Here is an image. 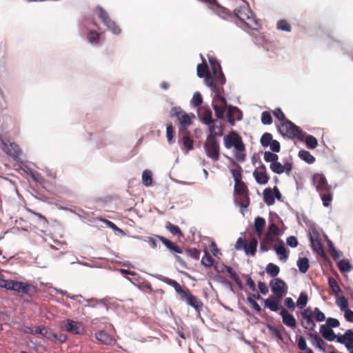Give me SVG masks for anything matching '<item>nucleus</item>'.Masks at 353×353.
I'll list each match as a JSON object with an SVG mask.
<instances>
[{
  "instance_id": "nucleus-1",
  "label": "nucleus",
  "mask_w": 353,
  "mask_h": 353,
  "mask_svg": "<svg viewBox=\"0 0 353 353\" xmlns=\"http://www.w3.org/2000/svg\"><path fill=\"white\" fill-rule=\"evenodd\" d=\"M301 324L303 328L309 331H313L316 327V323L313 320V316L316 321L322 322L325 320V316L318 307L314 310L310 308L304 309L301 312Z\"/></svg>"
},
{
  "instance_id": "nucleus-2",
  "label": "nucleus",
  "mask_w": 353,
  "mask_h": 353,
  "mask_svg": "<svg viewBox=\"0 0 353 353\" xmlns=\"http://www.w3.org/2000/svg\"><path fill=\"white\" fill-rule=\"evenodd\" d=\"M224 144L227 148H230L232 145L237 150L235 157L238 161H243L245 160V145L241 137L238 134L233 132L230 136H225L224 137Z\"/></svg>"
},
{
  "instance_id": "nucleus-3",
  "label": "nucleus",
  "mask_w": 353,
  "mask_h": 353,
  "mask_svg": "<svg viewBox=\"0 0 353 353\" xmlns=\"http://www.w3.org/2000/svg\"><path fill=\"white\" fill-rule=\"evenodd\" d=\"M234 14L248 28L253 30H256L259 28L258 20L254 18L252 11L247 4L236 8L234 10Z\"/></svg>"
},
{
  "instance_id": "nucleus-4",
  "label": "nucleus",
  "mask_w": 353,
  "mask_h": 353,
  "mask_svg": "<svg viewBox=\"0 0 353 353\" xmlns=\"http://www.w3.org/2000/svg\"><path fill=\"white\" fill-rule=\"evenodd\" d=\"M279 131L282 135L290 139H297L301 141L304 140L305 133L299 127L296 126L288 119L281 123V125L279 127Z\"/></svg>"
},
{
  "instance_id": "nucleus-5",
  "label": "nucleus",
  "mask_w": 353,
  "mask_h": 353,
  "mask_svg": "<svg viewBox=\"0 0 353 353\" xmlns=\"http://www.w3.org/2000/svg\"><path fill=\"white\" fill-rule=\"evenodd\" d=\"M212 90L215 93L213 99L212 107L214 110L216 117L218 119H223L227 105L226 99L223 96V93L224 92L223 87L219 86Z\"/></svg>"
},
{
  "instance_id": "nucleus-6",
  "label": "nucleus",
  "mask_w": 353,
  "mask_h": 353,
  "mask_svg": "<svg viewBox=\"0 0 353 353\" xmlns=\"http://www.w3.org/2000/svg\"><path fill=\"white\" fill-rule=\"evenodd\" d=\"M96 13L98 17L101 20L103 24L114 34L121 33V30L119 26L112 21L109 17L108 13L101 7L97 6Z\"/></svg>"
},
{
  "instance_id": "nucleus-7",
  "label": "nucleus",
  "mask_w": 353,
  "mask_h": 353,
  "mask_svg": "<svg viewBox=\"0 0 353 353\" xmlns=\"http://www.w3.org/2000/svg\"><path fill=\"white\" fill-rule=\"evenodd\" d=\"M205 150L208 157L214 161H217L220 158V147L216 138L212 136H208L205 143Z\"/></svg>"
},
{
  "instance_id": "nucleus-8",
  "label": "nucleus",
  "mask_w": 353,
  "mask_h": 353,
  "mask_svg": "<svg viewBox=\"0 0 353 353\" xmlns=\"http://www.w3.org/2000/svg\"><path fill=\"white\" fill-rule=\"evenodd\" d=\"M212 72V79L216 85L223 87L225 83V78L221 70V65L217 60L211 58L209 59Z\"/></svg>"
},
{
  "instance_id": "nucleus-9",
  "label": "nucleus",
  "mask_w": 353,
  "mask_h": 353,
  "mask_svg": "<svg viewBox=\"0 0 353 353\" xmlns=\"http://www.w3.org/2000/svg\"><path fill=\"white\" fill-rule=\"evenodd\" d=\"M197 75L200 78H205V84L212 90L219 87V85H216L214 82L212 75L210 74L208 64L204 59L202 63L197 65Z\"/></svg>"
},
{
  "instance_id": "nucleus-10",
  "label": "nucleus",
  "mask_w": 353,
  "mask_h": 353,
  "mask_svg": "<svg viewBox=\"0 0 353 353\" xmlns=\"http://www.w3.org/2000/svg\"><path fill=\"white\" fill-rule=\"evenodd\" d=\"M13 291H15L18 293L24 294L29 296L30 297H32L37 293L38 289L32 284L14 281Z\"/></svg>"
},
{
  "instance_id": "nucleus-11",
  "label": "nucleus",
  "mask_w": 353,
  "mask_h": 353,
  "mask_svg": "<svg viewBox=\"0 0 353 353\" xmlns=\"http://www.w3.org/2000/svg\"><path fill=\"white\" fill-rule=\"evenodd\" d=\"M312 183L319 194L330 191L332 189L331 185L328 184L325 176L323 174L315 173L312 176Z\"/></svg>"
},
{
  "instance_id": "nucleus-12",
  "label": "nucleus",
  "mask_w": 353,
  "mask_h": 353,
  "mask_svg": "<svg viewBox=\"0 0 353 353\" xmlns=\"http://www.w3.org/2000/svg\"><path fill=\"white\" fill-rule=\"evenodd\" d=\"M181 299L185 301L188 305L194 307L196 312L200 314L203 307V303L199 298L193 295L189 290H188V292Z\"/></svg>"
},
{
  "instance_id": "nucleus-13",
  "label": "nucleus",
  "mask_w": 353,
  "mask_h": 353,
  "mask_svg": "<svg viewBox=\"0 0 353 353\" xmlns=\"http://www.w3.org/2000/svg\"><path fill=\"white\" fill-rule=\"evenodd\" d=\"M270 287L272 292L276 296L277 299H281L287 292V286L285 283L280 279H274L270 282Z\"/></svg>"
},
{
  "instance_id": "nucleus-14",
  "label": "nucleus",
  "mask_w": 353,
  "mask_h": 353,
  "mask_svg": "<svg viewBox=\"0 0 353 353\" xmlns=\"http://www.w3.org/2000/svg\"><path fill=\"white\" fill-rule=\"evenodd\" d=\"M172 111L182 128H185L191 124L192 117L182 110L180 107H174L172 109Z\"/></svg>"
},
{
  "instance_id": "nucleus-15",
  "label": "nucleus",
  "mask_w": 353,
  "mask_h": 353,
  "mask_svg": "<svg viewBox=\"0 0 353 353\" xmlns=\"http://www.w3.org/2000/svg\"><path fill=\"white\" fill-rule=\"evenodd\" d=\"M253 176L256 183L260 185H265L270 180V176L267 173L266 168L263 164H261V165L255 168L253 172Z\"/></svg>"
},
{
  "instance_id": "nucleus-16",
  "label": "nucleus",
  "mask_w": 353,
  "mask_h": 353,
  "mask_svg": "<svg viewBox=\"0 0 353 353\" xmlns=\"http://www.w3.org/2000/svg\"><path fill=\"white\" fill-rule=\"evenodd\" d=\"M336 337V341L341 344H345L347 350L353 348V330H347L343 335H339Z\"/></svg>"
},
{
  "instance_id": "nucleus-17",
  "label": "nucleus",
  "mask_w": 353,
  "mask_h": 353,
  "mask_svg": "<svg viewBox=\"0 0 353 353\" xmlns=\"http://www.w3.org/2000/svg\"><path fill=\"white\" fill-rule=\"evenodd\" d=\"M1 149L9 156L17 158L19 154V146L14 143H8L1 140Z\"/></svg>"
},
{
  "instance_id": "nucleus-18",
  "label": "nucleus",
  "mask_w": 353,
  "mask_h": 353,
  "mask_svg": "<svg viewBox=\"0 0 353 353\" xmlns=\"http://www.w3.org/2000/svg\"><path fill=\"white\" fill-rule=\"evenodd\" d=\"M280 314L282 316L283 324L293 329L296 327V321L295 318L292 314H290L285 308L281 307Z\"/></svg>"
},
{
  "instance_id": "nucleus-19",
  "label": "nucleus",
  "mask_w": 353,
  "mask_h": 353,
  "mask_svg": "<svg viewBox=\"0 0 353 353\" xmlns=\"http://www.w3.org/2000/svg\"><path fill=\"white\" fill-rule=\"evenodd\" d=\"M210 9H211L214 12V14L223 19H227L228 18L232 17V13L230 11L226 8L221 6L217 2V1H216V3H214L213 6H210Z\"/></svg>"
},
{
  "instance_id": "nucleus-20",
  "label": "nucleus",
  "mask_w": 353,
  "mask_h": 353,
  "mask_svg": "<svg viewBox=\"0 0 353 353\" xmlns=\"http://www.w3.org/2000/svg\"><path fill=\"white\" fill-rule=\"evenodd\" d=\"M63 329L73 334H81V324L79 322L68 319L63 325Z\"/></svg>"
},
{
  "instance_id": "nucleus-21",
  "label": "nucleus",
  "mask_w": 353,
  "mask_h": 353,
  "mask_svg": "<svg viewBox=\"0 0 353 353\" xmlns=\"http://www.w3.org/2000/svg\"><path fill=\"white\" fill-rule=\"evenodd\" d=\"M241 115H242V113L238 108L234 107L232 105H229L228 110V113H227V117L228 119V121L230 123L233 124L235 119L241 120Z\"/></svg>"
},
{
  "instance_id": "nucleus-22",
  "label": "nucleus",
  "mask_w": 353,
  "mask_h": 353,
  "mask_svg": "<svg viewBox=\"0 0 353 353\" xmlns=\"http://www.w3.org/2000/svg\"><path fill=\"white\" fill-rule=\"evenodd\" d=\"M307 336L312 339V344L314 346L325 351V343L317 333L308 332Z\"/></svg>"
},
{
  "instance_id": "nucleus-23",
  "label": "nucleus",
  "mask_w": 353,
  "mask_h": 353,
  "mask_svg": "<svg viewBox=\"0 0 353 353\" xmlns=\"http://www.w3.org/2000/svg\"><path fill=\"white\" fill-rule=\"evenodd\" d=\"M35 333L36 334H39L51 341L54 340V339L57 337L56 333L53 332L51 329H49L46 327H37L35 328Z\"/></svg>"
},
{
  "instance_id": "nucleus-24",
  "label": "nucleus",
  "mask_w": 353,
  "mask_h": 353,
  "mask_svg": "<svg viewBox=\"0 0 353 353\" xmlns=\"http://www.w3.org/2000/svg\"><path fill=\"white\" fill-rule=\"evenodd\" d=\"M274 241V236L270 233L267 232L261 242L260 244V251L261 252H266L268 251L270 245L272 244Z\"/></svg>"
},
{
  "instance_id": "nucleus-25",
  "label": "nucleus",
  "mask_w": 353,
  "mask_h": 353,
  "mask_svg": "<svg viewBox=\"0 0 353 353\" xmlns=\"http://www.w3.org/2000/svg\"><path fill=\"white\" fill-rule=\"evenodd\" d=\"M320 332L323 337L329 341H333L336 338L334 331L325 325L320 326Z\"/></svg>"
},
{
  "instance_id": "nucleus-26",
  "label": "nucleus",
  "mask_w": 353,
  "mask_h": 353,
  "mask_svg": "<svg viewBox=\"0 0 353 353\" xmlns=\"http://www.w3.org/2000/svg\"><path fill=\"white\" fill-rule=\"evenodd\" d=\"M164 282L166 283L168 285L173 287L175 291L180 295L181 299L188 292V289L183 290L181 285L175 280L169 278H165Z\"/></svg>"
},
{
  "instance_id": "nucleus-27",
  "label": "nucleus",
  "mask_w": 353,
  "mask_h": 353,
  "mask_svg": "<svg viewBox=\"0 0 353 353\" xmlns=\"http://www.w3.org/2000/svg\"><path fill=\"white\" fill-rule=\"evenodd\" d=\"M222 272H226L229 274L230 278L231 279H232L236 283V284L237 285H239V287L241 286V279H240L239 275L237 274V273L235 272V270L232 267L228 266V265H223Z\"/></svg>"
},
{
  "instance_id": "nucleus-28",
  "label": "nucleus",
  "mask_w": 353,
  "mask_h": 353,
  "mask_svg": "<svg viewBox=\"0 0 353 353\" xmlns=\"http://www.w3.org/2000/svg\"><path fill=\"white\" fill-rule=\"evenodd\" d=\"M258 241L256 238H252L249 243H246L244 252L247 255L254 256L256 252Z\"/></svg>"
},
{
  "instance_id": "nucleus-29",
  "label": "nucleus",
  "mask_w": 353,
  "mask_h": 353,
  "mask_svg": "<svg viewBox=\"0 0 353 353\" xmlns=\"http://www.w3.org/2000/svg\"><path fill=\"white\" fill-rule=\"evenodd\" d=\"M265 226V220L261 217L257 216L254 219V229L256 233L259 237H260L263 232V229Z\"/></svg>"
},
{
  "instance_id": "nucleus-30",
  "label": "nucleus",
  "mask_w": 353,
  "mask_h": 353,
  "mask_svg": "<svg viewBox=\"0 0 353 353\" xmlns=\"http://www.w3.org/2000/svg\"><path fill=\"white\" fill-rule=\"evenodd\" d=\"M311 246L313 250L319 254H324V250L323 248L321 240L316 236H310Z\"/></svg>"
},
{
  "instance_id": "nucleus-31",
  "label": "nucleus",
  "mask_w": 353,
  "mask_h": 353,
  "mask_svg": "<svg viewBox=\"0 0 353 353\" xmlns=\"http://www.w3.org/2000/svg\"><path fill=\"white\" fill-rule=\"evenodd\" d=\"M95 337L99 342L105 345H109L112 342V338L103 331L97 332Z\"/></svg>"
},
{
  "instance_id": "nucleus-32",
  "label": "nucleus",
  "mask_w": 353,
  "mask_h": 353,
  "mask_svg": "<svg viewBox=\"0 0 353 353\" xmlns=\"http://www.w3.org/2000/svg\"><path fill=\"white\" fill-rule=\"evenodd\" d=\"M263 201L268 205H272L274 203V196L272 189L265 188L263 192Z\"/></svg>"
},
{
  "instance_id": "nucleus-33",
  "label": "nucleus",
  "mask_w": 353,
  "mask_h": 353,
  "mask_svg": "<svg viewBox=\"0 0 353 353\" xmlns=\"http://www.w3.org/2000/svg\"><path fill=\"white\" fill-rule=\"evenodd\" d=\"M210 134L208 136H212L213 138L221 137L223 134V130L221 126L216 124V121H213L212 123L208 125Z\"/></svg>"
},
{
  "instance_id": "nucleus-34",
  "label": "nucleus",
  "mask_w": 353,
  "mask_h": 353,
  "mask_svg": "<svg viewBox=\"0 0 353 353\" xmlns=\"http://www.w3.org/2000/svg\"><path fill=\"white\" fill-rule=\"evenodd\" d=\"M265 307L270 310L276 312L279 309V300L274 297H270L264 301Z\"/></svg>"
},
{
  "instance_id": "nucleus-35",
  "label": "nucleus",
  "mask_w": 353,
  "mask_h": 353,
  "mask_svg": "<svg viewBox=\"0 0 353 353\" xmlns=\"http://www.w3.org/2000/svg\"><path fill=\"white\" fill-rule=\"evenodd\" d=\"M275 250L279 256L280 259H285L288 258L287 250L285 248L284 243L281 240L279 241V243L275 246Z\"/></svg>"
},
{
  "instance_id": "nucleus-36",
  "label": "nucleus",
  "mask_w": 353,
  "mask_h": 353,
  "mask_svg": "<svg viewBox=\"0 0 353 353\" xmlns=\"http://www.w3.org/2000/svg\"><path fill=\"white\" fill-rule=\"evenodd\" d=\"M297 346L300 350L305 351L301 353H314L312 350L307 347L306 341L303 336H299L296 338Z\"/></svg>"
},
{
  "instance_id": "nucleus-37",
  "label": "nucleus",
  "mask_w": 353,
  "mask_h": 353,
  "mask_svg": "<svg viewBox=\"0 0 353 353\" xmlns=\"http://www.w3.org/2000/svg\"><path fill=\"white\" fill-rule=\"evenodd\" d=\"M249 192H244L238 194L237 200L240 206L243 208H247L250 205Z\"/></svg>"
},
{
  "instance_id": "nucleus-38",
  "label": "nucleus",
  "mask_w": 353,
  "mask_h": 353,
  "mask_svg": "<svg viewBox=\"0 0 353 353\" xmlns=\"http://www.w3.org/2000/svg\"><path fill=\"white\" fill-rule=\"evenodd\" d=\"M299 157L302 160L305 161L309 164H312L315 161V158L314 156H312L310 152L302 150H300L299 152Z\"/></svg>"
},
{
  "instance_id": "nucleus-39",
  "label": "nucleus",
  "mask_w": 353,
  "mask_h": 353,
  "mask_svg": "<svg viewBox=\"0 0 353 353\" xmlns=\"http://www.w3.org/2000/svg\"><path fill=\"white\" fill-rule=\"evenodd\" d=\"M297 266L301 273H306L310 268L308 259L305 257L299 258L297 261Z\"/></svg>"
},
{
  "instance_id": "nucleus-40",
  "label": "nucleus",
  "mask_w": 353,
  "mask_h": 353,
  "mask_svg": "<svg viewBox=\"0 0 353 353\" xmlns=\"http://www.w3.org/2000/svg\"><path fill=\"white\" fill-rule=\"evenodd\" d=\"M165 228L173 235L178 236L179 237L183 236L180 228L177 225H175L169 221L165 223Z\"/></svg>"
},
{
  "instance_id": "nucleus-41",
  "label": "nucleus",
  "mask_w": 353,
  "mask_h": 353,
  "mask_svg": "<svg viewBox=\"0 0 353 353\" xmlns=\"http://www.w3.org/2000/svg\"><path fill=\"white\" fill-rule=\"evenodd\" d=\"M265 271L272 277H276L280 272V268L278 265L272 263H270L267 265Z\"/></svg>"
},
{
  "instance_id": "nucleus-42",
  "label": "nucleus",
  "mask_w": 353,
  "mask_h": 353,
  "mask_svg": "<svg viewBox=\"0 0 353 353\" xmlns=\"http://www.w3.org/2000/svg\"><path fill=\"white\" fill-rule=\"evenodd\" d=\"M338 268L341 272H348L352 270V266L347 259L341 260L338 263Z\"/></svg>"
},
{
  "instance_id": "nucleus-43",
  "label": "nucleus",
  "mask_w": 353,
  "mask_h": 353,
  "mask_svg": "<svg viewBox=\"0 0 353 353\" xmlns=\"http://www.w3.org/2000/svg\"><path fill=\"white\" fill-rule=\"evenodd\" d=\"M304 140L307 147L310 149H314L318 145L317 139L312 135H306L305 134Z\"/></svg>"
},
{
  "instance_id": "nucleus-44",
  "label": "nucleus",
  "mask_w": 353,
  "mask_h": 353,
  "mask_svg": "<svg viewBox=\"0 0 353 353\" xmlns=\"http://www.w3.org/2000/svg\"><path fill=\"white\" fill-rule=\"evenodd\" d=\"M308 296L307 293L305 292H301L299 297L296 301V306L300 309H303L306 306Z\"/></svg>"
},
{
  "instance_id": "nucleus-45",
  "label": "nucleus",
  "mask_w": 353,
  "mask_h": 353,
  "mask_svg": "<svg viewBox=\"0 0 353 353\" xmlns=\"http://www.w3.org/2000/svg\"><path fill=\"white\" fill-rule=\"evenodd\" d=\"M142 182L145 186H150L152 183V176L151 171L145 170L142 173Z\"/></svg>"
},
{
  "instance_id": "nucleus-46",
  "label": "nucleus",
  "mask_w": 353,
  "mask_h": 353,
  "mask_svg": "<svg viewBox=\"0 0 353 353\" xmlns=\"http://www.w3.org/2000/svg\"><path fill=\"white\" fill-rule=\"evenodd\" d=\"M321 196V199L323 201V204L325 207L330 206V203L332 200V193L330 191L321 192V194H319Z\"/></svg>"
},
{
  "instance_id": "nucleus-47",
  "label": "nucleus",
  "mask_w": 353,
  "mask_h": 353,
  "mask_svg": "<svg viewBox=\"0 0 353 353\" xmlns=\"http://www.w3.org/2000/svg\"><path fill=\"white\" fill-rule=\"evenodd\" d=\"M234 192L236 194H239L244 192H249V190L245 183L243 181H241L235 183Z\"/></svg>"
},
{
  "instance_id": "nucleus-48",
  "label": "nucleus",
  "mask_w": 353,
  "mask_h": 353,
  "mask_svg": "<svg viewBox=\"0 0 353 353\" xmlns=\"http://www.w3.org/2000/svg\"><path fill=\"white\" fill-rule=\"evenodd\" d=\"M214 262L213 258L211 256L210 253L205 249L204 252V256L201 259V263L205 267H210L212 265Z\"/></svg>"
},
{
  "instance_id": "nucleus-49",
  "label": "nucleus",
  "mask_w": 353,
  "mask_h": 353,
  "mask_svg": "<svg viewBox=\"0 0 353 353\" xmlns=\"http://www.w3.org/2000/svg\"><path fill=\"white\" fill-rule=\"evenodd\" d=\"M272 141V135L269 132L264 133L260 139L261 144L265 148L269 146Z\"/></svg>"
},
{
  "instance_id": "nucleus-50",
  "label": "nucleus",
  "mask_w": 353,
  "mask_h": 353,
  "mask_svg": "<svg viewBox=\"0 0 353 353\" xmlns=\"http://www.w3.org/2000/svg\"><path fill=\"white\" fill-rule=\"evenodd\" d=\"M202 120L203 123L208 125L212 123L214 121L212 119V113L210 109H206L202 113Z\"/></svg>"
},
{
  "instance_id": "nucleus-51",
  "label": "nucleus",
  "mask_w": 353,
  "mask_h": 353,
  "mask_svg": "<svg viewBox=\"0 0 353 353\" xmlns=\"http://www.w3.org/2000/svg\"><path fill=\"white\" fill-rule=\"evenodd\" d=\"M270 168L273 172L278 174H281L284 172V167H283V165L278 161L271 163Z\"/></svg>"
},
{
  "instance_id": "nucleus-52",
  "label": "nucleus",
  "mask_w": 353,
  "mask_h": 353,
  "mask_svg": "<svg viewBox=\"0 0 353 353\" xmlns=\"http://www.w3.org/2000/svg\"><path fill=\"white\" fill-rule=\"evenodd\" d=\"M277 29L282 31L290 32L291 31V26L290 23L284 19L280 20L277 22L276 24Z\"/></svg>"
},
{
  "instance_id": "nucleus-53",
  "label": "nucleus",
  "mask_w": 353,
  "mask_h": 353,
  "mask_svg": "<svg viewBox=\"0 0 353 353\" xmlns=\"http://www.w3.org/2000/svg\"><path fill=\"white\" fill-rule=\"evenodd\" d=\"M185 253L190 258L198 260L200 257L201 252L196 248H188L185 250Z\"/></svg>"
},
{
  "instance_id": "nucleus-54",
  "label": "nucleus",
  "mask_w": 353,
  "mask_h": 353,
  "mask_svg": "<svg viewBox=\"0 0 353 353\" xmlns=\"http://www.w3.org/2000/svg\"><path fill=\"white\" fill-rule=\"evenodd\" d=\"M263 158L265 161L273 163V162H276V161H278L279 156L276 154L267 151L264 152Z\"/></svg>"
},
{
  "instance_id": "nucleus-55",
  "label": "nucleus",
  "mask_w": 353,
  "mask_h": 353,
  "mask_svg": "<svg viewBox=\"0 0 353 353\" xmlns=\"http://www.w3.org/2000/svg\"><path fill=\"white\" fill-rule=\"evenodd\" d=\"M183 149H186L187 151L193 149V140L188 136L183 137Z\"/></svg>"
},
{
  "instance_id": "nucleus-56",
  "label": "nucleus",
  "mask_w": 353,
  "mask_h": 353,
  "mask_svg": "<svg viewBox=\"0 0 353 353\" xmlns=\"http://www.w3.org/2000/svg\"><path fill=\"white\" fill-rule=\"evenodd\" d=\"M88 39L90 43H98L100 39V34L96 31L91 30L88 33Z\"/></svg>"
},
{
  "instance_id": "nucleus-57",
  "label": "nucleus",
  "mask_w": 353,
  "mask_h": 353,
  "mask_svg": "<svg viewBox=\"0 0 353 353\" xmlns=\"http://www.w3.org/2000/svg\"><path fill=\"white\" fill-rule=\"evenodd\" d=\"M203 103V98L200 92H196L194 94L191 100V103L193 106L197 107Z\"/></svg>"
},
{
  "instance_id": "nucleus-58",
  "label": "nucleus",
  "mask_w": 353,
  "mask_h": 353,
  "mask_svg": "<svg viewBox=\"0 0 353 353\" xmlns=\"http://www.w3.org/2000/svg\"><path fill=\"white\" fill-rule=\"evenodd\" d=\"M261 123L264 125H270L272 123V118L270 112L265 111L262 113Z\"/></svg>"
},
{
  "instance_id": "nucleus-59",
  "label": "nucleus",
  "mask_w": 353,
  "mask_h": 353,
  "mask_svg": "<svg viewBox=\"0 0 353 353\" xmlns=\"http://www.w3.org/2000/svg\"><path fill=\"white\" fill-rule=\"evenodd\" d=\"M329 250H330V253L334 260H336V259H339L342 254V253L341 252L337 251L334 248L332 241H329Z\"/></svg>"
},
{
  "instance_id": "nucleus-60",
  "label": "nucleus",
  "mask_w": 353,
  "mask_h": 353,
  "mask_svg": "<svg viewBox=\"0 0 353 353\" xmlns=\"http://www.w3.org/2000/svg\"><path fill=\"white\" fill-rule=\"evenodd\" d=\"M231 173L235 183L242 181L241 168L240 167L238 169L232 170Z\"/></svg>"
},
{
  "instance_id": "nucleus-61",
  "label": "nucleus",
  "mask_w": 353,
  "mask_h": 353,
  "mask_svg": "<svg viewBox=\"0 0 353 353\" xmlns=\"http://www.w3.org/2000/svg\"><path fill=\"white\" fill-rule=\"evenodd\" d=\"M337 304L340 307L341 310L344 311L348 307V302L346 298L343 296L339 297L337 300Z\"/></svg>"
},
{
  "instance_id": "nucleus-62",
  "label": "nucleus",
  "mask_w": 353,
  "mask_h": 353,
  "mask_svg": "<svg viewBox=\"0 0 353 353\" xmlns=\"http://www.w3.org/2000/svg\"><path fill=\"white\" fill-rule=\"evenodd\" d=\"M273 114L276 119L281 121V123H283L288 120L284 113L280 108H276L274 111H273Z\"/></svg>"
},
{
  "instance_id": "nucleus-63",
  "label": "nucleus",
  "mask_w": 353,
  "mask_h": 353,
  "mask_svg": "<svg viewBox=\"0 0 353 353\" xmlns=\"http://www.w3.org/2000/svg\"><path fill=\"white\" fill-rule=\"evenodd\" d=\"M14 280H2L0 283V287L6 288V290H13Z\"/></svg>"
},
{
  "instance_id": "nucleus-64",
  "label": "nucleus",
  "mask_w": 353,
  "mask_h": 353,
  "mask_svg": "<svg viewBox=\"0 0 353 353\" xmlns=\"http://www.w3.org/2000/svg\"><path fill=\"white\" fill-rule=\"evenodd\" d=\"M174 137V129L172 124H170L167 126L166 128V137L168 141L170 144L172 143V139Z\"/></svg>"
}]
</instances>
